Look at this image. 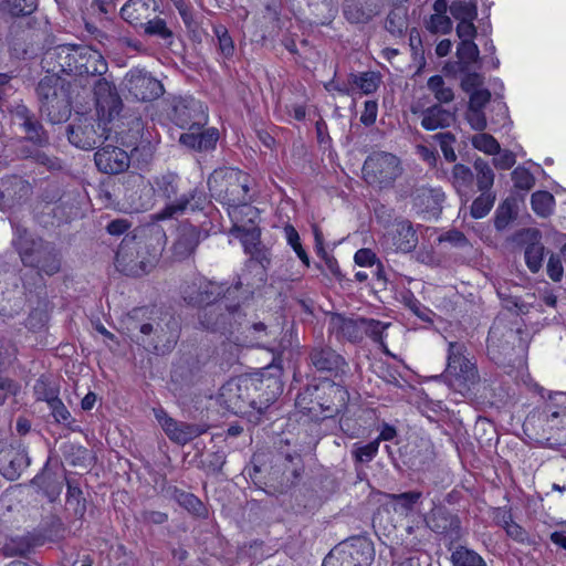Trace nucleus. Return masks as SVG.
I'll use <instances>...</instances> for the list:
<instances>
[{"instance_id": "nucleus-56", "label": "nucleus", "mask_w": 566, "mask_h": 566, "mask_svg": "<svg viewBox=\"0 0 566 566\" xmlns=\"http://www.w3.org/2000/svg\"><path fill=\"white\" fill-rule=\"evenodd\" d=\"M213 32L217 36L219 54L224 61L231 60L234 55L235 46L228 29L223 25H217L213 28Z\"/></svg>"}, {"instance_id": "nucleus-15", "label": "nucleus", "mask_w": 566, "mask_h": 566, "mask_svg": "<svg viewBox=\"0 0 566 566\" xmlns=\"http://www.w3.org/2000/svg\"><path fill=\"white\" fill-rule=\"evenodd\" d=\"M303 474L304 462L298 452L280 451L273 457L269 478L279 492L284 493L296 485Z\"/></svg>"}, {"instance_id": "nucleus-47", "label": "nucleus", "mask_w": 566, "mask_h": 566, "mask_svg": "<svg viewBox=\"0 0 566 566\" xmlns=\"http://www.w3.org/2000/svg\"><path fill=\"white\" fill-rule=\"evenodd\" d=\"M450 560L453 566H486L479 553L462 545L454 547Z\"/></svg>"}, {"instance_id": "nucleus-19", "label": "nucleus", "mask_w": 566, "mask_h": 566, "mask_svg": "<svg viewBox=\"0 0 566 566\" xmlns=\"http://www.w3.org/2000/svg\"><path fill=\"white\" fill-rule=\"evenodd\" d=\"M34 187L27 178L17 174L0 177V211L21 208L33 195Z\"/></svg>"}, {"instance_id": "nucleus-20", "label": "nucleus", "mask_w": 566, "mask_h": 566, "mask_svg": "<svg viewBox=\"0 0 566 566\" xmlns=\"http://www.w3.org/2000/svg\"><path fill=\"white\" fill-rule=\"evenodd\" d=\"M226 290L222 284H218L202 276H196L191 281L185 282L180 289L182 301L198 311L209 304L223 298Z\"/></svg>"}, {"instance_id": "nucleus-28", "label": "nucleus", "mask_w": 566, "mask_h": 566, "mask_svg": "<svg viewBox=\"0 0 566 566\" xmlns=\"http://www.w3.org/2000/svg\"><path fill=\"white\" fill-rule=\"evenodd\" d=\"M308 359L316 370L328 373L334 377L344 375L348 366L345 358L327 345L314 346L308 354Z\"/></svg>"}, {"instance_id": "nucleus-42", "label": "nucleus", "mask_w": 566, "mask_h": 566, "mask_svg": "<svg viewBox=\"0 0 566 566\" xmlns=\"http://www.w3.org/2000/svg\"><path fill=\"white\" fill-rule=\"evenodd\" d=\"M458 61L452 65L453 71H469V67H480L482 59L480 50L473 42H460L457 48Z\"/></svg>"}, {"instance_id": "nucleus-7", "label": "nucleus", "mask_w": 566, "mask_h": 566, "mask_svg": "<svg viewBox=\"0 0 566 566\" xmlns=\"http://www.w3.org/2000/svg\"><path fill=\"white\" fill-rule=\"evenodd\" d=\"M69 86L65 80L52 73L38 83L39 111L49 123L61 124L70 118L72 103Z\"/></svg>"}, {"instance_id": "nucleus-16", "label": "nucleus", "mask_w": 566, "mask_h": 566, "mask_svg": "<svg viewBox=\"0 0 566 566\" xmlns=\"http://www.w3.org/2000/svg\"><path fill=\"white\" fill-rule=\"evenodd\" d=\"M250 389H252L250 377L230 379L220 388L219 402L233 415H250L254 411Z\"/></svg>"}, {"instance_id": "nucleus-25", "label": "nucleus", "mask_w": 566, "mask_h": 566, "mask_svg": "<svg viewBox=\"0 0 566 566\" xmlns=\"http://www.w3.org/2000/svg\"><path fill=\"white\" fill-rule=\"evenodd\" d=\"M126 150L114 145L99 146L94 154L97 170L106 175H119L130 166V157Z\"/></svg>"}, {"instance_id": "nucleus-33", "label": "nucleus", "mask_w": 566, "mask_h": 566, "mask_svg": "<svg viewBox=\"0 0 566 566\" xmlns=\"http://www.w3.org/2000/svg\"><path fill=\"white\" fill-rule=\"evenodd\" d=\"M208 198L203 189L195 187L180 195L174 203H167L161 210L163 218H174L181 216L189 208L191 211L203 210Z\"/></svg>"}, {"instance_id": "nucleus-45", "label": "nucleus", "mask_w": 566, "mask_h": 566, "mask_svg": "<svg viewBox=\"0 0 566 566\" xmlns=\"http://www.w3.org/2000/svg\"><path fill=\"white\" fill-rule=\"evenodd\" d=\"M66 505L73 511V515L83 518L86 513V500L80 484L74 479H66Z\"/></svg>"}, {"instance_id": "nucleus-1", "label": "nucleus", "mask_w": 566, "mask_h": 566, "mask_svg": "<svg viewBox=\"0 0 566 566\" xmlns=\"http://www.w3.org/2000/svg\"><path fill=\"white\" fill-rule=\"evenodd\" d=\"M197 317L202 329L229 334L245 346L276 350L271 340L275 334L274 331L269 329L263 322L250 319L248 313L240 305H229L223 298H220L201 307Z\"/></svg>"}, {"instance_id": "nucleus-50", "label": "nucleus", "mask_w": 566, "mask_h": 566, "mask_svg": "<svg viewBox=\"0 0 566 566\" xmlns=\"http://www.w3.org/2000/svg\"><path fill=\"white\" fill-rule=\"evenodd\" d=\"M428 90L433 94L437 104H449L454 99L453 90L446 85L441 75H433L427 82Z\"/></svg>"}, {"instance_id": "nucleus-18", "label": "nucleus", "mask_w": 566, "mask_h": 566, "mask_svg": "<svg viewBox=\"0 0 566 566\" xmlns=\"http://www.w3.org/2000/svg\"><path fill=\"white\" fill-rule=\"evenodd\" d=\"M122 87L138 102H151L164 95L163 83L144 69L129 70L122 81Z\"/></svg>"}, {"instance_id": "nucleus-46", "label": "nucleus", "mask_w": 566, "mask_h": 566, "mask_svg": "<svg viewBox=\"0 0 566 566\" xmlns=\"http://www.w3.org/2000/svg\"><path fill=\"white\" fill-rule=\"evenodd\" d=\"M6 41L12 56L20 59L27 54L28 50L24 30L20 23H11Z\"/></svg>"}, {"instance_id": "nucleus-35", "label": "nucleus", "mask_w": 566, "mask_h": 566, "mask_svg": "<svg viewBox=\"0 0 566 566\" xmlns=\"http://www.w3.org/2000/svg\"><path fill=\"white\" fill-rule=\"evenodd\" d=\"M457 119V108L449 111L440 104H433L421 112V126L426 130L450 127Z\"/></svg>"}, {"instance_id": "nucleus-31", "label": "nucleus", "mask_w": 566, "mask_h": 566, "mask_svg": "<svg viewBox=\"0 0 566 566\" xmlns=\"http://www.w3.org/2000/svg\"><path fill=\"white\" fill-rule=\"evenodd\" d=\"M44 544V536L39 532H25L10 536L0 548L2 556L27 558L34 549Z\"/></svg>"}, {"instance_id": "nucleus-10", "label": "nucleus", "mask_w": 566, "mask_h": 566, "mask_svg": "<svg viewBox=\"0 0 566 566\" xmlns=\"http://www.w3.org/2000/svg\"><path fill=\"white\" fill-rule=\"evenodd\" d=\"M180 329L179 317L165 313L159 318L139 324V334L136 336V340L145 349L157 355H165L175 348L180 336Z\"/></svg>"}, {"instance_id": "nucleus-43", "label": "nucleus", "mask_w": 566, "mask_h": 566, "mask_svg": "<svg viewBox=\"0 0 566 566\" xmlns=\"http://www.w3.org/2000/svg\"><path fill=\"white\" fill-rule=\"evenodd\" d=\"M229 216L233 221V230L242 234L241 228L256 226L259 210L248 201L233 205L229 208Z\"/></svg>"}, {"instance_id": "nucleus-30", "label": "nucleus", "mask_w": 566, "mask_h": 566, "mask_svg": "<svg viewBox=\"0 0 566 566\" xmlns=\"http://www.w3.org/2000/svg\"><path fill=\"white\" fill-rule=\"evenodd\" d=\"M381 0H343L342 12L350 24H367L381 11Z\"/></svg>"}, {"instance_id": "nucleus-13", "label": "nucleus", "mask_w": 566, "mask_h": 566, "mask_svg": "<svg viewBox=\"0 0 566 566\" xmlns=\"http://www.w3.org/2000/svg\"><path fill=\"white\" fill-rule=\"evenodd\" d=\"M522 329L507 328L494 323L488 335V354L496 364L513 363V357L518 352H524L526 344L522 339Z\"/></svg>"}, {"instance_id": "nucleus-53", "label": "nucleus", "mask_w": 566, "mask_h": 566, "mask_svg": "<svg viewBox=\"0 0 566 566\" xmlns=\"http://www.w3.org/2000/svg\"><path fill=\"white\" fill-rule=\"evenodd\" d=\"M349 82L356 85L364 94L369 95L377 91L380 83V75L376 72L352 73Z\"/></svg>"}, {"instance_id": "nucleus-34", "label": "nucleus", "mask_w": 566, "mask_h": 566, "mask_svg": "<svg viewBox=\"0 0 566 566\" xmlns=\"http://www.w3.org/2000/svg\"><path fill=\"white\" fill-rule=\"evenodd\" d=\"M157 10L156 0H128L120 9V17L134 27H142Z\"/></svg>"}, {"instance_id": "nucleus-63", "label": "nucleus", "mask_w": 566, "mask_h": 566, "mask_svg": "<svg viewBox=\"0 0 566 566\" xmlns=\"http://www.w3.org/2000/svg\"><path fill=\"white\" fill-rule=\"evenodd\" d=\"M36 400H42L50 406L53 400L59 399V390L53 387L45 377H40L33 387Z\"/></svg>"}, {"instance_id": "nucleus-24", "label": "nucleus", "mask_w": 566, "mask_h": 566, "mask_svg": "<svg viewBox=\"0 0 566 566\" xmlns=\"http://www.w3.org/2000/svg\"><path fill=\"white\" fill-rule=\"evenodd\" d=\"M156 417L168 438L180 446H185L197 437L206 433L209 429V426L206 423L177 421L163 410L157 412Z\"/></svg>"}, {"instance_id": "nucleus-21", "label": "nucleus", "mask_w": 566, "mask_h": 566, "mask_svg": "<svg viewBox=\"0 0 566 566\" xmlns=\"http://www.w3.org/2000/svg\"><path fill=\"white\" fill-rule=\"evenodd\" d=\"M31 464L24 446L14 439H0V474L8 481L18 480Z\"/></svg>"}, {"instance_id": "nucleus-36", "label": "nucleus", "mask_w": 566, "mask_h": 566, "mask_svg": "<svg viewBox=\"0 0 566 566\" xmlns=\"http://www.w3.org/2000/svg\"><path fill=\"white\" fill-rule=\"evenodd\" d=\"M329 325L337 338H344L354 344L363 340L361 317L352 318L342 314H334Z\"/></svg>"}, {"instance_id": "nucleus-51", "label": "nucleus", "mask_w": 566, "mask_h": 566, "mask_svg": "<svg viewBox=\"0 0 566 566\" xmlns=\"http://www.w3.org/2000/svg\"><path fill=\"white\" fill-rule=\"evenodd\" d=\"M38 9V0H3L2 10L12 18L29 17Z\"/></svg>"}, {"instance_id": "nucleus-14", "label": "nucleus", "mask_w": 566, "mask_h": 566, "mask_svg": "<svg viewBox=\"0 0 566 566\" xmlns=\"http://www.w3.org/2000/svg\"><path fill=\"white\" fill-rule=\"evenodd\" d=\"M69 142L76 148L92 150L102 146L109 136L106 123L93 116H80L66 127Z\"/></svg>"}, {"instance_id": "nucleus-41", "label": "nucleus", "mask_w": 566, "mask_h": 566, "mask_svg": "<svg viewBox=\"0 0 566 566\" xmlns=\"http://www.w3.org/2000/svg\"><path fill=\"white\" fill-rule=\"evenodd\" d=\"M143 185V177L138 174H130L124 177V182L118 185L114 191L116 196L123 195L125 205L129 209L139 210L143 205L139 203V197H137L138 189Z\"/></svg>"}, {"instance_id": "nucleus-61", "label": "nucleus", "mask_w": 566, "mask_h": 566, "mask_svg": "<svg viewBox=\"0 0 566 566\" xmlns=\"http://www.w3.org/2000/svg\"><path fill=\"white\" fill-rule=\"evenodd\" d=\"M472 146L488 155H496L501 150L499 142L490 134L480 133L472 137Z\"/></svg>"}, {"instance_id": "nucleus-39", "label": "nucleus", "mask_w": 566, "mask_h": 566, "mask_svg": "<svg viewBox=\"0 0 566 566\" xmlns=\"http://www.w3.org/2000/svg\"><path fill=\"white\" fill-rule=\"evenodd\" d=\"M166 495L176 501L181 507H184L189 514L199 517L207 518L208 510L199 497L195 494L186 492L175 485H168L165 489Z\"/></svg>"}, {"instance_id": "nucleus-11", "label": "nucleus", "mask_w": 566, "mask_h": 566, "mask_svg": "<svg viewBox=\"0 0 566 566\" xmlns=\"http://www.w3.org/2000/svg\"><path fill=\"white\" fill-rule=\"evenodd\" d=\"M249 176L235 168L221 167L208 177L211 196L229 208L249 200Z\"/></svg>"}, {"instance_id": "nucleus-62", "label": "nucleus", "mask_w": 566, "mask_h": 566, "mask_svg": "<svg viewBox=\"0 0 566 566\" xmlns=\"http://www.w3.org/2000/svg\"><path fill=\"white\" fill-rule=\"evenodd\" d=\"M379 449L378 441H370L365 446L355 443L352 449V457L356 463H368L374 460Z\"/></svg>"}, {"instance_id": "nucleus-57", "label": "nucleus", "mask_w": 566, "mask_h": 566, "mask_svg": "<svg viewBox=\"0 0 566 566\" xmlns=\"http://www.w3.org/2000/svg\"><path fill=\"white\" fill-rule=\"evenodd\" d=\"M449 9L452 17L459 22L475 20L478 17L476 3L472 1L457 0L450 4Z\"/></svg>"}, {"instance_id": "nucleus-59", "label": "nucleus", "mask_w": 566, "mask_h": 566, "mask_svg": "<svg viewBox=\"0 0 566 566\" xmlns=\"http://www.w3.org/2000/svg\"><path fill=\"white\" fill-rule=\"evenodd\" d=\"M531 205L537 216L547 217L553 211L554 197L548 191H536L531 197Z\"/></svg>"}, {"instance_id": "nucleus-60", "label": "nucleus", "mask_w": 566, "mask_h": 566, "mask_svg": "<svg viewBox=\"0 0 566 566\" xmlns=\"http://www.w3.org/2000/svg\"><path fill=\"white\" fill-rule=\"evenodd\" d=\"M41 201L45 202L46 205H56L52 211L54 216H57V211L63 209L64 206V192L61 189V187L56 184H50L48 185L40 195Z\"/></svg>"}, {"instance_id": "nucleus-58", "label": "nucleus", "mask_w": 566, "mask_h": 566, "mask_svg": "<svg viewBox=\"0 0 566 566\" xmlns=\"http://www.w3.org/2000/svg\"><path fill=\"white\" fill-rule=\"evenodd\" d=\"M144 31L147 35L158 36L171 44L172 31L168 29L166 21L160 18L148 19L143 25Z\"/></svg>"}, {"instance_id": "nucleus-23", "label": "nucleus", "mask_w": 566, "mask_h": 566, "mask_svg": "<svg viewBox=\"0 0 566 566\" xmlns=\"http://www.w3.org/2000/svg\"><path fill=\"white\" fill-rule=\"evenodd\" d=\"M513 241L525 247L524 258L527 269L532 273H537L542 269L545 254L542 232L536 228H524L515 233Z\"/></svg>"}, {"instance_id": "nucleus-54", "label": "nucleus", "mask_w": 566, "mask_h": 566, "mask_svg": "<svg viewBox=\"0 0 566 566\" xmlns=\"http://www.w3.org/2000/svg\"><path fill=\"white\" fill-rule=\"evenodd\" d=\"M363 324V337H369L374 343L381 346L384 344V332L391 325V323H385L375 318L361 317Z\"/></svg>"}, {"instance_id": "nucleus-8", "label": "nucleus", "mask_w": 566, "mask_h": 566, "mask_svg": "<svg viewBox=\"0 0 566 566\" xmlns=\"http://www.w3.org/2000/svg\"><path fill=\"white\" fill-rule=\"evenodd\" d=\"M440 378L450 389L463 397L479 384L480 375L476 365L469 358L468 347L464 343H449L447 367Z\"/></svg>"}, {"instance_id": "nucleus-6", "label": "nucleus", "mask_w": 566, "mask_h": 566, "mask_svg": "<svg viewBox=\"0 0 566 566\" xmlns=\"http://www.w3.org/2000/svg\"><path fill=\"white\" fill-rule=\"evenodd\" d=\"M22 129L24 136L15 140V157L20 160H28L50 172L63 170V160L46 151L51 144L50 135L42 123L35 118L25 124Z\"/></svg>"}, {"instance_id": "nucleus-17", "label": "nucleus", "mask_w": 566, "mask_h": 566, "mask_svg": "<svg viewBox=\"0 0 566 566\" xmlns=\"http://www.w3.org/2000/svg\"><path fill=\"white\" fill-rule=\"evenodd\" d=\"M426 525L447 541V548L452 551L463 536L460 516L444 505H434L424 518Z\"/></svg>"}, {"instance_id": "nucleus-5", "label": "nucleus", "mask_w": 566, "mask_h": 566, "mask_svg": "<svg viewBox=\"0 0 566 566\" xmlns=\"http://www.w3.org/2000/svg\"><path fill=\"white\" fill-rule=\"evenodd\" d=\"M241 242L250 259L233 286L235 290H240L245 285L249 291H252L266 283V271L272 264V252L261 242V231L258 226L241 228Z\"/></svg>"}, {"instance_id": "nucleus-9", "label": "nucleus", "mask_w": 566, "mask_h": 566, "mask_svg": "<svg viewBox=\"0 0 566 566\" xmlns=\"http://www.w3.org/2000/svg\"><path fill=\"white\" fill-rule=\"evenodd\" d=\"M160 253L158 249L136 234H126L115 256L116 269L127 276H143L155 266Z\"/></svg>"}, {"instance_id": "nucleus-44", "label": "nucleus", "mask_w": 566, "mask_h": 566, "mask_svg": "<svg viewBox=\"0 0 566 566\" xmlns=\"http://www.w3.org/2000/svg\"><path fill=\"white\" fill-rule=\"evenodd\" d=\"M180 177L176 172H166L155 179L156 190L160 197L174 203L179 199Z\"/></svg>"}, {"instance_id": "nucleus-48", "label": "nucleus", "mask_w": 566, "mask_h": 566, "mask_svg": "<svg viewBox=\"0 0 566 566\" xmlns=\"http://www.w3.org/2000/svg\"><path fill=\"white\" fill-rule=\"evenodd\" d=\"M387 497L390 503L395 505V511H401L408 514L415 510L416 505L422 499V492L412 490L397 494H388Z\"/></svg>"}, {"instance_id": "nucleus-64", "label": "nucleus", "mask_w": 566, "mask_h": 566, "mask_svg": "<svg viewBox=\"0 0 566 566\" xmlns=\"http://www.w3.org/2000/svg\"><path fill=\"white\" fill-rule=\"evenodd\" d=\"M479 67H469V71H458L461 77V88L465 93H472L474 91L480 90V87L484 83V77L476 70Z\"/></svg>"}, {"instance_id": "nucleus-29", "label": "nucleus", "mask_w": 566, "mask_h": 566, "mask_svg": "<svg viewBox=\"0 0 566 566\" xmlns=\"http://www.w3.org/2000/svg\"><path fill=\"white\" fill-rule=\"evenodd\" d=\"M354 566H370L375 559L374 543L366 536H352L336 545Z\"/></svg>"}, {"instance_id": "nucleus-37", "label": "nucleus", "mask_w": 566, "mask_h": 566, "mask_svg": "<svg viewBox=\"0 0 566 566\" xmlns=\"http://www.w3.org/2000/svg\"><path fill=\"white\" fill-rule=\"evenodd\" d=\"M200 242V230L192 224H184L178 229L177 239L172 245L174 255L178 260L190 256Z\"/></svg>"}, {"instance_id": "nucleus-49", "label": "nucleus", "mask_w": 566, "mask_h": 566, "mask_svg": "<svg viewBox=\"0 0 566 566\" xmlns=\"http://www.w3.org/2000/svg\"><path fill=\"white\" fill-rule=\"evenodd\" d=\"M474 170L476 172V187L479 191H491L494 185V171L491 168L490 164L482 159L476 158L473 163Z\"/></svg>"}, {"instance_id": "nucleus-22", "label": "nucleus", "mask_w": 566, "mask_h": 566, "mask_svg": "<svg viewBox=\"0 0 566 566\" xmlns=\"http://www.w3.org/2000/svg\"><path fill=\"white\" fill-rule=\"evenodd\" d=\"M174 123L182 129H199L208 124V114L203 104L195 98L177 102L172 109Z\"/></svg>"}, {"instance_id": "nucleus-40", "label": "nucleus", "mask_w": 566, "mask_h": 566, "mask_svg": "<svg viewBox=\"0 0 566 566\" xmlns=\"http://www.w3.org/2000/svg\"><path fill=\"white\" fill-rule=\"evenodd\" d=\"M30 483L42 490L50 502L56 501L62 492V482L59 481L56 473L50 470L49 461Z\"/></svg>"}, {"instance_id": "nucleus-26", "label": "nucleus", "mask_w": 566, "mask_h": 566, "mask_svg": "<svg viewBox=\"0 0 566 566\" xmlns=\"http://www.w3.org/2000/svg\"><path fill=\"white\" fill-rule=\"evenodd\" d=\"M250 384L253 409L259 413L264 412L282 392V384L275 377H250Z\"/></svg>"}, {"instance_id": "nucleus-38", "label": "nucleus", "mask_w": 566, "mask_h": 566, "mask_svg": "<svg viewBox=\"0 0 566 566\" xmlns=\"http://www.w3.org/2000/svg\"><path fill=\"white\" fill-rule=\"evenodd\" d=\"M392 247L397 252L409 253L418 244V237L409 220H400L394 224L389 233Z\"/></svg>"}, {"instance_id": "nucleus-27", "label": "nucleus", "mask_w": 566, "mask_h": 566, "mask_svg": "<svg viewBox=\"0 0 566 566\" xmlns=\"http://www.w3.org/2000/svg\"><path fill=\"white\" fill-rule=\"evenodd\" d=\"M93 92L98 113L107 116L109 120L119 115L123 102L113 82L98 77L94 82Z\"/></svg>"}, {"instance_id": "nucleus-2", "label": "nucleus", "mask_w": 566, "mask_h": 566, "mask_svg": "<svg viewBox=\"0 0 566 566\" xmlns=\"http://www.w3.org/2000/svg\"><path fill=\"white\" fill-rule=\"evenodd\" d=\"M43 67L54 75L101 76L108 70L104 56L87 45L61 44L45 52Z\"/></svg>"}, {"instance_id": "nucleus-3", "label": "nucleus", "mask_w": 566, "mask_h": 566, "mask_svg": "<svg viewBox=\"0 0 566 566\" xmlns=\"http://www.w3.org/2000/svg\"><path fill=\"white\" fill-rule=\"evenodd\" d=\"M12 247L22 264L34 270L40 277L53 276L62 270L63 255L56 244L31 233L25 228H15Z\"/></svg>"}, {"instance_id": "nucleus-52", "label": "nucleus", "mask_w": 566, "mask_h": 566, "mask_svg": "<svg viewBox=\"0 0 566 566\" xmlns=\"http://www.w3.org/2000/svg\"><path fill=\"white\" fill-rule=\"evenodd\" d=\"M407 10L397 7L389 11L385 20V29L395 36H401L407 29Z\"/></svg>"}, {"instance_id": "nucleus-4", "label": "nucleus", "mask_w": 566, "mask_h": 566, "mask_svg": "<svg viewBox=\"0 0 566 566\" xmlns=\"http://www.w3.org/2000/svg\"><path fill=\"white\" fill-rule=\"evenodd\" d=\"M349 394L344 386L331 379L314 380L296 396V406L307 413L321 411L322 418H333L347 409Z\"/></svg>"}, {"instance_id": "nucleus-12", "label": "nucleus", "mask_w": 566, "mask_h": 566, "mask_svg": "<svg viewBox=\"0 0 566 566\" xmlns=\"http://www.w3.org/2000/svg\"><path fill=\"white\" fill-rule=\"evenodd\" d=\"M402 174L400 159L387 151H374L367 156L363 165L365 181L380 189L390 188Z\"/></svg>"}, {"instance_id": "nucleus-32", "label": "nucleus", "mask_w": 566, "mask_h": 566, "mask_svg": "<svg viewBox=\"0 0 566 566\" xmlns=\"http://www.w3.org/2000/svg\"><path fill=\"white\" fill-rule=\"evenodd\" d=\"M220 138L219 130L216 127H207L199 129H188L179 136V143L185 148L197 151L208 153L217 147Z\"/></svg>"}, {"instance_id": "nucleus-55", "label": "nucleus", "mask_w": 566, "mask_h": 566, "mask_svg": "<svg viewBox=\"0 0 566 566\" xmlns=\"http://www.w3.org/2000/svg\"><path fill=\"white\" fill-rule=\"evenodd\" d=\"M496 196L492 191H481V195L476 197L470 209V214L474 219L484 218L493 208Z\"/></svg>"}]
</instances>
